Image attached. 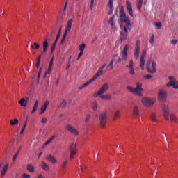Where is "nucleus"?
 <instances>
[{
  "label": "nucleus",
  "instance_id": "nucleus-1",
  "mask_svg": "<svg viewBox=\"0 0 178 178\" xmlns=\"http://www.w3.org/2000/svg\"><path fill=\"white\" fill-rule=\"evenodd\" d=\"M119 19L118 23L120 24V27H123V24L125 25L124 26V33H127V29L130 30L131 29V24L130 23V17L126 16V13L124 12V8L121 7L119 12Z\"/></svg>",
  "mask_w": 178,
  "mask_h": 178
},
{
  "label": "nucleus",
  "instance_id": "nucleus-2",
  "mask_svg": "<svg viewBox=\"0 0 178 178\" xmlns=\"http://www.w3.org/2000/svg\"><path fill=\"white\" fill-rule=\"evenodd\" d=\"M127 90H128L129 92H131V94H134V95H137L138 97H143V91H144V89L143 88V84L141 83H138L136 88L127 86Z\"/></svg>",
  "mask_w": 178,
  "mask_h": 178
},
{
  "label": "nucleus",
  "instance_id": "nucleus-3",
  "mask_svg": "<svg viewBox=\"0 0 178 178\" xmlns=\"http://www.w3.org/2000/svg\"><path fill=\"white\" fill-rule=\"evenodd\" d=\"M102 74H104V71H102V70H99L95 76H93L92 78H91L89 81L86 82L83 85L81 86L79 88V90H83V88H85V87L90 86V84L94 83V81H95V80H97V79H98L99 76H102Z\"/></svg>",
  "mask_w": 178,
  "mask_h": 178
},
{
  "label": "nucleus",
  "instance_id": "nucleus-4",
  "mask_svg": "<svg viewBox=\"0 0 178 178\" xmlns=\"http://www.w3.org/2000/svg\"><path fill=\"white\" fill-rule=\"evenodd\" d=\"M146 69L148 73H151V74L156 73V62L152 61L151 59L148 60L146 63Z\"/></svg>",
  "mask_w": 178,
  "mask_h": 178
},
{
  "label": "nucleus",
  "instance_id": "nucleus-5",
  "mask_svg": "<svg viewBox=\"0 0 178 178\" xmlns=\"http://www.w3.org/2000/svg\"><path fill=\"white\" fill-rule=\"evenodd\" d=\"M99 122L100 124L101 129H105V124H106V122H108V112L104 111L101 113L99 117Z\"/></svg>",
  "mask_w": 178,
  "mask_h": 178
},
{
  "label": "nucleus",
  "instance_id": "nucleus-6",
  "mask_svg": "<svg viewBox=\"0 0 178 178\" xmlns=\"http://www.w3.org/2000/svg\"><path fill=\"white\" fill-rule=\"evenodd\" d=\"M109 90V84L104 83L102 88L99 90V91L93 95L94 98H97V97H101L103 94H105L106 91Z\"/></svg>",
  "mask_w": 178,
  "mask_h": 178
},
{
  "label": "nucleus",
  "instance_id": "nucleus-7",
  "mask_svg": "<svg viewBox=\"0 0 178 178\" xmlns=\"http://www.w3.org/2000/svg\"><path fill=\"white\" fill-rule=\"evenodd\" d=\"M169 83L166 84V87H172L175 90H178V81L173 76H169Z\"/></svg>",
  "mask_w": 178,
  "mask_h": 178
},
{
  "label": "nucleus",
  "instance_id": "nucleus-8",
  "mask_svg": "<svg viewBox=\"0 0 178 178\" xmlns=\"http://www.w3.org/2000/svg\"><path fill=\"white\" fill-rule=\"evenodd\" d=\"M77 154V146L76 143H72L70 145V159H73L74 155Z\"/></svg>",
  "mask_w": 178,
  "mask_h": 178
},
{
  "label": "nucleus",
  "instance_id": "nucleus-9",
  "mask_svg": "<svg viewBox=\"0 0 178 178\" xmlns=\"http://www.w3.org/2000/svg\"><path fill=\"white\" fill-rule=\"evenodd\" d=\"M65 129L67 131H69V133H70L73 136H79V131L76 128H74V127L70 124H67Z\"/></svg>",
  "mask_w": 178,
  "mask_h": 178
},
{
  "label": "nucleus",
  "instance_id": "nucleus-10",
  "mask_svg": "<svg viewBox=\"0 0 178 178\" xmlns=\"http://www.w3.org/2000/svg\"><path fill=\"white\" fill-rule=\"evenodd\" d=\"M163 115L166 120H169L170 113H169V107L166 105L162 106Z\"/></svg>",
  "mask_w": 178,
  "mask_h": 178
},
{
  "label": "nucleus",
  "instance_id": "nucleus-11",
  "mask_svg": "<svg viewBox=\"0 0 178 178\" xmlns=\"http://www.w3.org/2000/svg\"><path fill=\"white\" fill-rule=\"evenodd\" d=\"M141 102L145 106H152L155 104V100L143 98Z\"/></svg>",
  "mask_w": 178,
  "mask_h": 178
},
{
  "label": "nucleus",
  "instance_id": "nucleus-12",
  "mask_svg": "<svg viewBox=\"0 0 178 178\" xmlns=\"http://www.w3.org/2000/svg\"><path fill=\"white\" fill-rule=\"evenodd\" d=\"M139 56H140V40H138L135 45L134 58L136 60L138 59Z\"/></svg>",
  "mask_w": 178,
  "mask_h": 178
},
{
  "label": "nucleus",
  "instance_id": "nucleus-13",
  "mask_svg": "<svg viewBox=\"0 0 178 178\" xmlns=\"http://www.w3.org/2000/svg\"><path fill=\"white\" fill-rule=\"evenodd\" d=\"M166 98H168L166 90H159V99H160V101H163V102H165V101H166Z\"/></svg>",
  "mask_w": 178,
  "mask_h": 178
},
{
  "label": "nucleus",
  "instance_id": "nucleus-14",
  "mask_svg": "<svg viewBox=\"0 0 178 178\" xmlns=\"http://www.w3.org/2000/svg\"><path fill=\"white\" fill-rule=\"evenodd\" d=\"M147 55V53L145 51H143L142 53V55L140 56V69H144V65H145V56Z\"/></svg>",
  "mask_w": 178,
  "mask_h": 178
},
{
  "label": "nucleus",
  "instance_id": "nucleus-15",
  "mask_svg": "<svg viewBox=\"0 0 178 178\" xmlns=\"http://www.w3.org/2000/svg\"><path fill=\"white\" fill-rule=\"evenodd\" d=\"M127 51H129V45H125L122 50V60H127Z\"/></svg>",
  "mask_w": 178,
  "mask_h": 178
},
{
  "label": "nucleus",
  "instance_id": "nucleus-16",
  "mask_svg": "<svg viewBox=\"0 0 178 178\" xmlns=\"http://www.w3.org/2000/svg\"><path fill=\"white\" fill-rule=\"evenodd\" d=\"M127 9L128 10V13L131 17H134L133 15V7L131 6V4L129 2L127 1Z\"/></svg>",
  "mask_w": 178,
  "mask_h": 178
},
{
  "label": "nucleus",
  "instance_id": "nucleus-17",
  "mask_svg": "<svg viewBox=\"0 0 178 178\" xmlns=\"http://www.w3.org/2000/svg\"><path fill=\"white\" fill-rule=\"evenodd\" d=\"M27 101H29V97H26L24 98H22L21 100L18 102V104L21 105V106H27Z\"/></svg>",
  "mask_w": 178,
  "mask_h": 178
},
{
  "label": "nucleus",
  "instance_id": "nucleus-18",
  "mask_svg": "<svg viewBox=\"0 0 178 178\" xmlns=\"http://www.w3.org/2000/svg\"><path fill=\"white\" fill-rule=\"evenodd\" d=\"M73 24V19H70L68 20L67 23V26L65 27V31L67 33L70 32V30H72V25Z\"/></svg>",
  "mask_w": 178,
  "mask_h": 178
},
{
  "label": "nucleus",
  "instance_id": "nucleus-19",
  "mask_svg": "<svg viewBox=\"0 0 178 178\" xmlns=\"http://www.w3.org/2000/svg\"><path fill=\"white\" fill-rule=\"evenodd\" d=\"M113 63H115V60H111L110 63L106 66V70L108 72L113 70Z\"/></svg>",
  "mask_w": 178,
  "mask_h": 178
},
{
  "label": "nucleus",
  "instance_id": "nucleus-20",
  "mask_svg": "<svg viewBox=\"0 0 178 178\" xmlns=\"http://www.w3.org/2000/svg\"><path fill=\"white\" fill-rule=\"evenodd\" d=\"M133 115H134V116H136V118L140 116V109L138 108V106H134L133 109Z\"/></svg>",
  "mask_w": 178,
  "mask_h": 178
},
{
  "label": "nucleus",
  "instance_id": "nucleus-21",
  "mask_svg": "<svg viewBox=\"0 0 178 178\" xmlns=\"http://www.w3.org/2000/svg\"><path fill=\"white\" fill-rule=\"evenodd\" d=\"M26 170H28V172L30 173H34V172H35V168L33 165L29 164L26 165Z\"/></svg>",
  "mask_w": 178,
  "mask_h": 178
},
{
  "label": "nucleus",
  "instance_id": "nucleus-22",
  "mask_svg": "<svg viewBox=\"0 0 178 178\" xmlns=\"http://www.w3.org/2000/svg\"><path fill=\"white\" fill-rule=\"evenodd\" d=\"M48 49V40H45V41L43 42V54H47V50Z\"/></svg>",
  "mask_w": 178,
  "mask_h": 178
},
{
  "label": "nucleus",
  "instance_id": "nucleus-23",
  "mask_svg": "<svg viewBox=\"0 0 178 178\" xmlns=\"http://www.w3.org/2000/svg\"><path fill=\"white\" fill-rule=\"evenodd\" d=\"M99 97L101 98V99H103L104 101H109L112 99V97H111V95H101Z\"/></svg>",
  "mask_w": 178,
  "mask_h": 178
},
{
  "label": "nucleus",
  "instance_id": "nucleus-24",
  "mask_svg": "<svg viewBox=\"0 0 178 178\" xmlns=\"http://www.w3.org/2000/svg\"><path fill=\"white\" fill-rule=\"evenodd\" d=\"M47 161H49L50 162H51V163H58V161L56 159L55 157L52 156L51 155H49L47 158Z\"/></svg>",
  "mask_w": 178,
  "mask_h": 178
},
{
  "label": "nucleus",
  "instance_id": "nucleus-25",
  "mask_svg": "<svg viewBox=\"0 0 178 178\" xmlns=\"http://www.w3.org/2000/svg\"><path fill=\"white\" fill-rule=\"evenodd\" d=\"M144 2V0H138L137 1V8L139 12H141V8L143 6V3Z\"/></svg>",
  "mask_w": 178,
  "mask_h": 178
},
{
  "label": "nucleus",
  "instance_id": "nucleus-26",
  "mask_svg": "<svg viewBox=\"0 0 178 178\" xmlns=\"http://www.w3.org/2000/svg\"><path fill=\"white\" fill-rule=\"evenodd\" d=\"M30 49L31 51H33V49L37 51V49H40V44H38V43H33V45L30 46Z\"/></svg>",
  "mask_w": 178,
  "mask_h": 178
},
{
  "label": "nucleus",
  "instance_id": "nucleus-27",
  "mask_svg": "<svg viewBox=\"0 0 178 178\" xmlns=\"http://www.w3.org/2000/svg\"><path fill=\"white\" fill-rule=\"evenodd\" d=\"M120 118V110L118 109L114 114L113 120H116V119H119Z\"/></svg>",
  "mask_w": 178,
  "mask_h": 178
},
{
  "label": "nucleus",
  "instance_id": "nucleus-28",
  "mask_svg": "<svg viewBox=\"0 0 178 178\" xmlns=\"http://www.w3.org/2000/svg\"><path fill=\"white\" fill-rule=\"evenodd\" d=\"M38 108V101H35L34 106H33V109L31 111V113H35V112H37V109Z\"/></svg>",
  "mask_w": 178,
  "mask_h": 178
},
{
  "label": "nucleus",
  "instance_id": "nucleus-29",
  "mask_svg": "<svg viewBox=\"0 0 178 178\" xmlns=\"http://www.w3.org/2000/svg\"><path fill=\"white\" fill-rule=\"evenodd\" d=\"M92 109L94 111V112L97 111L98 110V104H97V102L95 101L92 104Z\"/></svg>",
  "mask_w": 178,
  "mask_h": 178
},
{
  "label": "nucleus",
  "instance_id": "nucleus-30",
  "mask_svg": "<svg viewBox=\"0 0 178 178\" xmlns=\"http://www.w3.org/2000/svg\"><path fill=\"white\" fill-rule=\"evenodd\" d=\"M67 106V102H66V100H63V102L58 106V108H66Z\"/></svg>",
  "mask_w": 178,
  "mask_h": 178
},
{
  "label": "nucleus",
  "instance_id": "nucleus-31",
  "mask_svg": "<svg viewBox=\"0 0 178 178\" xmlns=\"http://www.w3.org/2000/svg\"><path fill=\"white\" fill-rule=\"evenodd\" d=\"M42 168L43 169V170H45L46 172H48V170H49V166L47 165L45 162L42 163Z\"/></svg>",
  "mask_w": 178,
  "mask_h": 178
},
{
  "label": "nucleus",
  "instance_id": "nucleus-32",
  "mask_svg": "<svg viewBox=\"0 0 178 178\" xmlns=\"http://www.w3.org/2000/svg\"><path fill=\"white\" fill-rule=\"evenodd\" d=\"M108 24H110V26H112V27L115 26V16L114 15L112 17H111L110 20L108 21Z\"/></svg>",
  "mask_w": 178,
  "mask_h": 178
},
{
  "label": "nucleus",
  "instance_id": "nucleus-33",
  "mask_svg": "<svg viewBox=\"0 0 178 178\" xmlns=\"http://www.w3.org/2000/svg\"><path fill=\"white\" fill-rule=\"evenodd\" d=\"M8 165H6L4 168L1 171V177H3L5 176V173H6L8 172Z\"/></svg>",
  "mask_w": 178,
  "mask_h": 178
},
{
  "label": "nucleus",
  "instance_id": "nucleus-34",
  "mask_svg": "<svg viewBox=\"0 0 178 178\" xmlns=\"http://www.w3.org/2000/svg\"><path fill=\"white\" fill-rule=\"evenodd\" d=\"M10 124L11 126H17V124H19V120L14 119V121L11 120Z\"/></svg>",
  "mask_w": 178,
  "mask_h": 178
},
{
  "label": "nucleus",
  "instance_id": "nucleus-35",
  "mask_svg": "<svg viewBox=\"0 0 178 178\" xmlns=\"http://www.w3.org/2000/svg\"><path fill=\"white\" fill-rule=\"evenodd\" d=\"M126 67H127V69H133L134 68V62H133L132 60H129V65H127Z\"/></svg>",
  "mask_w": 178,
  "mask_h": 178
},
{
  "label": "nucleus",
  "instance_id": "nucleus-36",
  "mask_svg": "<svg viewBox=\"0 0 178 178\" xmlns=\"http://www.w3.org/2000/svg\"><path fill=\"white\" fill-rule=\"evenodd\" d=\"M107 6L110 10H112L113 8V0H109L108 3L107 4Z\"/></svg>",
  "mask_w": 178,
  "mask_h": 178
},
{
  "label": "nucleus",
  "instance_id": "nucleus-37",
  "mask_svg": "<svg viewBox=\"0 0 178 178\" xmlns=\"http://www.w3.org/2000/svg\"><path fill=\"white\" fill-rule=\"evenodd\" d=\"M67 163H69V161L67 160H65L64 161H63L61 164V168L66 169V166H67Z\"/></svg>",
  "mask_w": 178,
  "mask_h": 178
},
{
  "label": "nucleus",
  "instance_id": "nucleus-38",
  "mask_svg": "<svg viewBox=\"0 0 178 178\" xmlns=\"http://www.w3.org/2000/svg\"><path fill=\"white\" fill-rule=\"evenodd\" d=\"M61 34H62V28H60V29L58 30V33L57 34L56 38V42H58V40H59V38H60Z\"/></svg>",
  "mask_w": 178,
  "mask_h": 178
},
{
  "label": "nucleus",
  "instance_id": "nucleus-39",
  "mask_svg": "<svg viewBox=\"0 0 178 178\" xmlns=\"http://www.w3.org/2000/svg\"><path fill=\"white\" fill-rule=\"evenodd\" d=\"M55 136H51L47 141H46L44 143V145H48V144H49V143H51V141H54V140H55Z\"/></svg>",
  "mask_w": 178,
  "mask_h": 178
},
{
  "label": "nucleus",
  "instance_id": "nucleus-40",
  "mask_svg": "<svg viewBox=\"0 0 178 178\" xmlns=\"http://www.w3.org/2000/svg\"><path fill=\"white\" fill-rule=\"evenodd\" d=\"M85 49H86V44H82L81 46H79V51L83 54H84Z\"/></svg>",
  "mask_w": 178,
  "mask_h": 178
},
{
  "label": "nucleus",
  "instance_id": "nucleus-41",
  "mask_svg": "<svg viewBox=\"0 0 178 178\" xmlns=\"http://www.w3.org/2000/svg\"><path fill=\"white\" fill-rule=\"evenodd\" d=\"M127 33H129V31H127V32H125V34H123L122 33H121L122 41H123V40H126V38H127Z\"/></svg>",
  "mask_w": 178,
  "mask_h": 178
},
{
  "label": "nucleus",
  "instance_id": "nucleus-42",
  "mask_svg": "<svg viewBox=\"0 0 178 178\" xmlns=\"http://www.w3.org/2000/svg\"><path fill=\"white\" fill-rule=\"evenodd\" d=\"M150 119L152 122H157L156 120V116H155V114L154 113H152L150 115Z\"/></svg>",
  "mask_w": 178,
  "mask_h": 178
},
{
  "label": "nucleus",
  "instance_id": "nucleus-43",
  "mask_svg": "<svg viewBox=\"0 0 178 178\" xmlns=\"http://www.w3.org/2000/svg\"><path fill=\"white\" fill-rule=\"evenodd\" d=\"M90 119H91V115L88 114L85 118V123H88L90 122Z\"/></svg>",
  "mask_w": 178,
  "mask_h": 178
},
{
  "label": "nucleus",
  "instance_id": "nucleus-44",
  "mask_svg": "<svg viewBox=\"0 0 178 178\" xmlns=\"http://www.w3.org/2000/svg\"><path fill=\"white\" fill-rule=\"evenodd\" d=\"M129 74H131V76L136 75V71H135L134 68H129Z\"/></svg>",
  "mask_w": 178,
  "mask_h": 178
},
{
  "label": "nucleus",
  "instance_id": "nucleus-45",
  "mask_svg": "<svg viewBox=\"0 0 178 178\" xmlns=\"http://www.w3.org/2000/svg\"><path fill=\"white\" fill-rule=\"evenodd\" d=\"M48 105H49V102L48 100H46L42 108L47 109V108H48Z\"/></svg>",
  "mask_w": 178,
  "mask_h": 178
},
{
  "label": "nucleus",
  "instance_id": "nucleus-46",
  "mask_svg": "<svg viewBox=\"0 0 178 178\" xmlns=\"http://www.w3.org/2000/svg\"><path fill=\"white\" fill-rule=\"evenodd\" d=\"M56 41L53 44V46L51 47V54H54V51H55V48L56 47Z\"/></svg>",
  "mask_w": 178,
  "mask_h": 178
},
{
  "label": "nucleus",
  "instance_id": "nucleus-47",
  "mask_svg": "<svg viewBox=\"0 0 178 178\" xmlns=\"http://www.w3.org/2000/svg\"><path fill=\"white\" fill-rule=\"evenodd\" d=\"M156 29H162V24L161 22H156L155 24Z\"/></svg>",
  "mask_w": 178,
  "mask_h": 178
},
{
  "label": "nucleus",
  "instance_id": "nucleus-48",
  "mask_svg": "<svg viewBox=\"0 0 178 178\" xmlns=\"http://www.w3.org/2000/svg\"><path fill=\"white\" fill-rule=\"evenodd\" d=\"M170 120H172V122H175V123H176V122H177L176 117L175 116L174 114H171V115H170Z\"/></svg>",
  "mask_w": 178,
  "mask_h": 178
},
{
  "label": "nucleus",
  "instance_id": "nucleus-49",
  "mask_svg": "<svg viewBox=\"0 0 178 178\" xmlns=\"http://www.w3.org/2000/svg\"><path fill=\"white\" fill-rule=\"evenodd\" d=\"M47 122H48V119H47V118H42V120H41V123H42V124H45V123H47Z\"/></svg>",
  "mask_w": 178,
  "mask_h": 178
},
{
  "label": "nucleus",
  "instance_id": "nucleus-50",
  "mask_svg": "<svg viewBox=\"0 0 178 178\" xmlns=\"http://www.w3.org/2000/svg\"><path fill=\"white\" fill-rule=\"evenodd\" d=\"M70 65H72V62L70 61V60H68V63L67 64V67H66V70H69V68L70 67Z\"/></svg>",
  "mask_w": 178,
  "mask_h": 178
},
{
  "label": "nucleus",
  "instance_id": "nucleus-51",
  "mask_svg": "<svg viewBox=\"0 0 178 178\" xmlns=\"http://www.w3.org/2000/svg\"><path fill=\"white\" fill-rule=\"evenodd\" d=\"M154 35H152L151 37H150V40H149V43L152 45V44H154Z\"/></svg>",
  "mask_w": 178,
  "mask_h": 178
},
{
  "label": "nucleus",
  "instance_id": "nucleus-52",
  "mask_svg": "<svg viewBox=\"0 0 178 178\" xmlns=\"http://www.w3.org/2000/svg\"><path fill=\"white\" fill-rule=\"evenodd\" d=\"M67 33L69 32H67L66 31H65L62 40H66V37H67Z\"/></svg>",
  "mask_w": 178,
  "mask_h": 178
},
{
  "label": "nucleus",
  "instance_id": "nucleus-53",
  "mask_svg": "<svg viewBox=\"0 0 178 178\" xmlns=\"http://www.w3.org/2000/svg\"><path fill=\"white\" fill-rule=\"evenodd\" d=\"M40 65H41V61L40 60V59H38L37 63H36L37 69H38V67H40Z\"/></svg>",
  "mask_w": 178,
  "mask_h": 178
},
{
  "label": "nucleus",
  "instance_id": "nucleus-54",
  "mask_svg": "<svg viewBox=\"0 0 178 178\" xmlns=\"http://www.w3.org/2000/svg\"><path fill=\"white\" fill-rule=\"evenodd\" d=\"M40 115H42V113H45V111H47V109L44 108L43 107L41 108L40 109Z\"/></svg>",
  "mask_w": 178,
  "mask_h": 178
},
{
  "label": "nucleus",
  "instance_id": "nucleus-55",
  "mask_svg": "<svg viewBox=\"0 0 178 178\" xmlns=\"http://www.w3.org/2000/svg\"><path fill=\"white\" fill-rule=\"evenodd\" d=\"M51 70H52V65H49V67L47 69V73H51Z\"/></svg>",
  "mask_w": 178,
  "mask_h": 178
},
{
  "label": "nucleus",
  "instance_id": "nucleus-56",
  "mask_svg": "<svg viewBox=\"0 0 178 178\" xmlns=\"http://www.w3.org/2000/svg\"><path fill=\"white\" fill-rule=\"evenodd\" d=\"M51 72H48V71H46L44 76H43V78L44 79H46L47 78V76H48V74H49Z\"/></svg>",
  "mask_w": 178,
  "mask_h": 178
},
{
  "label": "nucleus",
  "instance_id": "nucleus-57",
  "mask_svg": "<svg viewBox=\"0 0 178 178\" xmlns=\"http://www.w3.org/2000/svg\"><path fill=\"white\" fill-rule=\"evenodd\" d=\"M94 1L95 0H91V2H90V9H92V8H94Z\"/></svg>",
  "mask_w": 178,
  "mask_h": 178
},
{
  "label": "nucleus",
  "instance_id": "nucleus-58",
  "mask_svg": "<svg viewBox=\"0 0 178 178\" xmlns=\"http://www.w3.org/2000/svg\"><path fill=\"white\" fill-rule=\"evenodd\" d=\"M84 53H81V52H80L79 54V55H78V58H77V60H79V59H80V58H81V56H83V54Z\"/></svg>",
  "mask_w": 178,
  "mask_h": 178
},
{
  "label": "nucleus",
  "instance_id": "nucleus-59",
  "mask_svg": "<svg viewBox=\"0 0 178 178\" xmlns=\"http://www.w3.org/2000/svg\"><path fill=\"white\" fill-rule=\"evenodd\" d=\"M17 159V154H15L13 157V162H15Z\"/></svg>",
  "mask_w": 178,
  "mask_h": 178
},
{
  "label": "nucleus",
  "instance_id": "nucleus-60",
  "mask_svg": "<svg viewBox=\"0 0 178 178\" xmlns=\"http://www.w3.org/2000/svg\"><path fill=\"white\" fill-rule=\"evenodd\" d=\"M145 79H147L148 80H149V79H152V76H151V75H145Z\"/></svg>",
  "mask_w": 178,
  "mask_h": 178
},
{
  "label": "nucleus",
  "instance_id": "nucleus-61",
  "mask_svg": "<svg viewBox=\"0 0 178 178\" xmlns=\"http://www.w3.org/2000/svg\"><path fill=\"white\" fill-rule=\"evenodd\" d=\"M30 175H27V174H24L23 175V178H30Z\"/></svg>",
  "mask_w": 178,
  "mask_h": 178
},
{
  "label": "nucleus",
  "instance_id": "nucleus-62",
  "mask_svg": "<svg viewBox=\"0 0 178 178\" xmlns=\"http://www.w3.org/2000/svg\"><path fill=\"white\" fill-rule=\"evenodd\" d=\"M171 44L172 45H176L177 44V40H172V41H171Z\"/></svg>",
  "mask_w": 178,
  "mask_h": 178
},
{
  "label": "nucleus",
  "instance_id": "nucleus-63",
  "mask_svg": "<svg viewBox=\"0 0 178 178\" xmlns=\"http://www.w3.org/2000/svg\"><path fill=\"white\" fill-rule=\"evenodd\" d=\"M105 66H106V64H104L101 67L99 68V70H102L103 69H105Z\"/></svg>",
  "mask_w": 178,
  "mask_h": 178
},
{
  "label": "nucleus",
  "instance_id": "nucleus-64",
  "mask_svg": "<svg viewBox=\"0 0 178 178\" xmlns=\"http://www.w3.org/2000/svg\"><path fill=\"white\" fill-rule=\"evenodd\" d=\"M40 76H41V69L39 70V72L38 74V80H40Z\"/></svg>",
  "mask_w": 178,
  "mask_h": 178
}]
</instances>
